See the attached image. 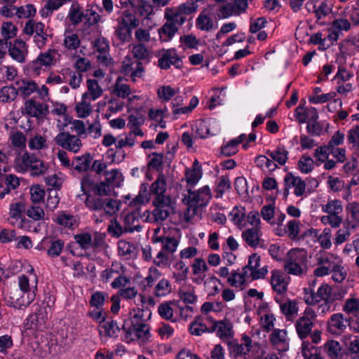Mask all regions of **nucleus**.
<instances>
[{
  "label": "nucleus",
  "instance_id": "nucleus-10",
  "mask_svg": "<svg viewBox=\"0 0 359 359\" xmlns=\"http://www.w3.org/2000/svg\"><path fill=\"white\" fill-rule=\"evenodd\" d=\"M313 326V323L308 316L300 317L295 324L299 337L301 339H305L311 332Z\"/></svg>",
  "mask_w": 359,
  "mask_h": 359
},
{
  "label": "nucleus",
  "instance_id": "nucleus-58",
  "mask_svg": "<svg viewBox=\"0 0 359 359\" xmlns=\"http://www.w3.org/2000/svg\"><path fill=\"white\" fill-rule=\"evenodd\" d=\"M158 95L165 101H169L175 94V90L169 86H163L158 89Z\"/></svg>",
  "mask_w": 359,
  "mask_h": 359
},
{
  "label": "nucleus",
  "instance_id": "nucleus-63",
  "mask_svg": "<svg viewBox=\"0 0 359 359\" xmlns=\"http://www.w3.org/2000/svg\"><path fill=\"white\" fill-rule=\"evenodd\" d=\"M343 311L347 313H353L359 311L358 300L355 298H351L345 302L343 306Z\"/></svg>",
  "mask_w": 359,
  "mask_h": 359
},
{
  "label": "nucleus",
  "instance_id": "nucleus-52",
  "mask_svg": "<svg viewBox=\"0 0 359 359\" xmlns=\"http://www.w3.org/2000/svg\"><path fill=\"white\" fill-rule=\"evenodd\" d=\"M102 328L104 330L105 334L107 337H116V331L119 332L121 328L117 325V323L114 320L104 322Z\"/></svg>",
  "mask_w": 359,
  "mask_h": 359
},
{
  "label": "nucleus",
  "instance_id": "nucleus-11",
  "mask_svg": "<svg viewBox=\"0 0 359 359\" xmlns=\"http://www.w3.org/2000/svg\"><path fill=\"white\" fill-rule=\"evenodd\" d=\"M189 195L185 196L182 199L184 203H191V205H198L199 206H205L209 201V196H203L197 191L187 190Z\"/></svg>",
  "mask_w": 359,
  "mask_h": 359
},
{
  "label": "nucleus",
  "instance_id": "nucleus-1",
  "mask_svg": "<svg viewBox=\"0 0 359 359\" xmlns=\"http://www.w3.org/2000/svg\"><path fill=\"white\" fill-rule=\"evenodd\" d=\"M155 207L152 211L154 222L165 221L171 213H174V206L172 204V199L170 196H156L153 201Z\"/></svg>",
  "mask_w": 359,
  "mask_h": 359
},
{
  "label": "nucleus",
  "instance_id": "nucleus-12",
  "mask_svg": "<svg viewBox=\"0 0 359 359\" xmlns=\"http://www.w3.org/2000/svg\"><path fill=\"white\" fill-rule=\"evenodd\" d=\"M178 27L173 22H166L159 29L160 40L163 42L170 41L177 32Z\"/></svg>",
  "mask_w": 359,
  "mask_h": 359
},
{
  "label": "nucleus",
  "instance_id": "nucleus-30",
  "mask_svg": "<svg viewBox=\"0 0 359 359\" xmlns=\"http://www.w3.org/2000/svg\"><path fill=\"white\" fill-rule=\"evenodd\" d=\"M13 9L16 10L15 15L19 18H30L36 14V8L32 4H27L25 6L16 7L13 6Z\"/></svg>",
  "mask_w": 359,
  "mask_h": 359
},
{
  "label": "nucleus",
  "instance_id": "nucleus-33",
  "mask_svg": "<svg viewBox=\"0 0 359 359\" xmlns=\"http://www.w3.org/2000/svg\"><path fill=\"white\" fill-rule=\"evenodd\" d=\"M171 292V285L169 281L165 278L161 280L155 287L154 294L156 297L165 296Z\"/></svg>",
  "mask_w": 359,
  "mask_h": 359
},
{
  "label": "nucleus",
  "instance_id": "nucleus-23",
  "mask_svg": "<svg viewBox=\"0 0 359 359\" xmlns=\"http://www.w3.org/2000/svg\"><path fill=\"white\" fill-rule=\"evenodd\" d=\"M175 57V49L167 50L158 60V66L163 69L170 68V65L174 62Z\"/></svg>",
  "mask_w": 359,
  "mask_h": 359
},
{
  "label": "nucleus",
  "instance_id": "nucleus-20",
  "mask_svg": "<svg viewBox=\"0 0 359 359\" xmlns=\"http://www.w3.org/2000/svg\"><path fill=\"white\" fill-rule=\"evenodd\" d=\"M93 156L89 153L85 155L75 158V161L72 163L74 168L79 172L87 171L90 168V163Z\"/></svg>",
  "mask_w": 359,
  "mask_h": 359
},
{
  "label": "nucleus",
  "instance_id": "nucleus-61",
  "mask_svg": "<svg viewBox=\"0 0 359 359\" xmlns=\"http://www.w3.org/2000/svg\"><path fill=\"white\" fill-rule=\"evenodd\" d=\"M122 19V25L131 27V28H136L139 25V22L135 16L128 11H125Z\"/></svg>",
  "mask_w": 359,
  "mask_h": 359
},
{
  "label": "nucleus",
  "instance_id": "nucleus-62",
  "mask_svg": "<svg viewBox=\"0 0 359 359\" xmlns=\"http://www.w3.org/2000/svg\"><path fill=\"white\" fill-rule=\"evenodd\" d=\"M307 132L313 136H319L321 134L323 126L322 125L316 121H311V122L308 121L306 126Z\"/></svg>",
  "mask_w": 359,
  "mask_h": 359
},
{
  "label": "nucleus",
  "instance_id": "nucleus-16",
  "mask_svg": "<svg viewBox=\"0 0 359 359\" xmlns=\"http://www.w3.org/2000/svg\"><path fill=\"white\" fill-rule=\"evenodd\" d=\"M242 238L251 248H256L259 245L260 238L257 228L248 229L242 233Z\"/></svg>",
  "mask_w": 359,
  "mask_h": 359
},
{
  "label": "nucleus",
  "instance_id": "nucleus-55",
  "mask_svg": "<svg viewBox=\"0 0 359 359\" xmlns=\"http://www.w3.org/2000/svg\"><path fill=\"white\" fill-rule=\"evenodd\" d=\"M218 327L217 334L219 338L227 337L231 334V326L230 323H226L223 320L217 321Z\"/></svg>",
  "mask_w": 359,
  "mask_h": 359
},
{
  "label": "nucleus",
  "instance_id": "nucleus-34",
  "mask_svg": "<svg viewBox=\"0 0 359 359\" xmlns=\"http://www.w3.org/2000/svg\"><path fill=\"white\" fill-rule=\"evenodd\" d=\"M74 239L79 246L83 250H86L89 248V247L92 246V236L89 233L76 234L74 236Z\"/></svg>",
  "mask_w": 359,
  "mask_h": 359
},
{
  "label": "nucleus",
  "instance_id": "nucleus-13",
  "mask_svg": "<svg viewBox=\"0 0 359 359\" xmlns=\"http://www.w3.org/2000/svg\"><path fill=\"white\" fill-rule=\"evenodd\" d=\"M271 273V284L273 290L279 294L284 293L287 290V285L280 271L274 270Z\"/></svg>",
  "mask_w": 359,
  "mask_h": 359
},
{
  "label": "nucleus",
  "instance_id": "nucleus-8",
  "mask_svg": "<svg viewBox=\"0 0 359 359\" xmlns=\"http://www.w3.org/2000/svg\"><path fill=\"white\" fill-rule=\"evenodd\" d=\"M215 6H209V8L203 9L196 19V27L202 31H210L214 27V23L210 15Z\"/></svg>",
  "mask_w": 359,
  "mask_h": 359
},
{
  "label": "nucleus",
  "instance_id": "nucleus-53",
  "mask_svg": "<svg viewBox=\"0 0 359 359\" xmlns=\"http://www.w3.org/2000/svg\"><path fill=\"white\" fill-rule=\"evenodd\" d=\"M6 184V188L4 189H9V193L12 189H16L20 186V180L15 175H6L5 178H4V182Z\"/></svg>",
  "mask_w": 359,
  "mask_h": 359
},
{
  "label": "nucleus",
  "instance_id": "nucleus-37",
  "mask_svg": "<svg viewBox=\"0 0 359 359\" xmlns=\"http://www.w3.org/2000/svg\"><path fill=\"white\" fill-rule=\"evenodd\" d=\"M280 307L281 312L285 314L287 318L296 315L298 311L296 302L290 299L284 304H281Z\"/></svg>",
  "mask_w": 359,
  "mask_h": 359
},
{
  "label": "nucleus",
  "instance_id": "nucleus-7",
  "mask_svg": "<svg viewBox=\"0 0 359 359\" xmlns=\"http://www.w3.org/2000/svg\"><path fill=\"white\" fill-rule=\"evenodd\" d=\"M4 299L8 306L15 309H21L22 306H28L33 301L34 297L25 302L24 297L20 295V292L18 290H14L7 293Z\"/></svg>",
  "mask_w": 359,
  "mask_h": 359
},
{
  "label": "nucleus",
  "instance_id": "nucleus-46",
  "mask_svg": "<svg viewBox=\"0 0 359 359\" xmlns=\"http://www.w3.org/2000/svg\"><path fill=\"white\" fill-rule=\"evenodd\" d=\"M93 191L97 196H107L110 194V186L106 181H101L95 184Z\"/></svg>",
  "mask_w": 359,
  "mask_h": 359
},
{
  "label": "nucleus",
  "instance_id": "nucleus-42",
  "mask_svg": "<svg viewBox=\"0 0 359 359\" xmlns=\"http://www.w3.org/2000/svg\"><path fill=\"white\" fill-rule=\"evenodd\" d=\"M65 243L62 240H56L50 241V247L47 251V254L50 257H57L59 256L64 248Z\"/></svg>",
  "mask_w": 359,
  "mask_h": 359
},
{
  "label": "nucleus",
  "instance_id": "nucleus-27",
  "mask_svg": "<svg viewBox=\"0 0 359 359\" xmlns=\"http://www.w3.org/2000/svg\"><path fill=\"white\" fill-rule=\"evenodd\" d=\"M85 13L80 11L79 6L72 4L69 13V18L74 25H78L84 20Z\"/></svg>",
  "mask_w": 359,
  "mask_h": 359
},
{
  "label": "nucleus",
  "instance_id": "nucleus-43",
  "mask_svg": "<svg viewBox=\"0 0 359 359\" xmlns=\"http://www.w3.org/2000/svg\"><path fill=\"white\" fill-rule=\"evenodd\" d=\"M229 215L231 217V221L235 224H239L244 220L245 217V209L243 207L235 206Z\"/></svg>",
  "mask_w": 359,
  "mask_h": 359
},
{
  "label": "nucleus",
  "instance_id": "nucleus-40",
  "mask_svg": "<svg viewBox=\"0 0 359 359\" xmlns=\"http://www.w3.org/2000/svg\"><path fill=\"white\" fill-rule=\"evenodd\" d=\"M140 5L136 7L140 15H146V18L154 15V7L148 0H139Z\"/></svg>",
  "mask_w": 359,
  "mask_h": 359
},
{
  "label": "nucleus",
  "instance_id": "nucleus-21",
  "mask_svg": "<svg viewBox=\"0 0 359 359\" xmlns=\"http://www.w3.org/2000/svg\"><path fill=\"white\" fill-rule=\"evenodd\" d=\"M133 331L135 332L137 339H149L150 334V327L145 323L134 321V324H131Z\"/></svg>",
  "mask_w": 359,
  "mask_h": 359
},
{
  "label": "nucleus",
  "instance_id": "nucleus-25",
  "mask_svg": "<svg viewBox=\"0 0 359 359\" xmlns=\"http://www.w3.org/2000/svg\"><path fill=\"white\" fill-rule=\"evenodd\" d=\"M18 94V89L15 87L4 86L0 90V100L4 102L14 100Z\"/></svg>",
  "mask_w": 359,
  "mask_h": 359
},
{
  "label": "nucleus",
  "instance_id": "nucleus-59",
  "mask_svg": "<svg viewBox=\"0 0 359 359\" xmlns=\"http://www.w3.org/2000/svg\"><path fill=\"white\" fill-rule=\"evenodd\" d=\"M177 8L180 14L189 15L196 11L198 5L194 1L187 2L180 4Z\"/></svg>",
  "mask_w": 359,
  "mask_h": 359
},
{
  "label": "nucleus",
  "instance_id": "nucleus-9",
  "mask_svg": "<svg viewBox=\"0 0 359 359\" xmlns=\"http://www.w3.org/2000/svg\"><path fill=\"white\" fill-rule=\"evenodd\" d=\"M284 184H288L289 188L294 187V194L302 196L306 189V182L299 177H295L292 172L287 173L284 178Z\"/></svg>",
  "mask_w": 359,
  "mask_h": 359
},
{
  "label": "nucleus",
  "instance_id": "nucleus-19",
  "mask_svg": "<svg viewBox=\"0 0 359 359\" xmlns=\"http://www.w3.org/2000/svg\"><path fill=\"white\" fill-rule=\"evenodd\" d=\"M266 154L274 161L280 165H283L285 164L288 159L289 152L284 147H278L273 151L268 150Z\"/></svg>",
  "mask_w": 359,
  "mask_h": 359
},
{
  "label": "nucleus",
  "instance_id": "nucleus-56",
  "mask_svg": "<svg viewBox=\"0 0 359 359\" xmlns=\"http://www.w3.org/2000/svg\"><path fill=\"white\" fill-rule=\"evenodd\" d=\"M112 93L117 97L126 98L130 94V88L127 84L115 83Z\"/></svg>",
  "mask_w": 359,
  "mask_h": 359
},
{
  "label": "nucleus",
  "instance_id": "nucleus-2",
  "mask_svg": "<svg viewBox=\"0 0 359 359\" xmlns=\"http://www.w3.org/2000/svg\"><path fill=\"white\" fill-rule=\"evenodd\" d=\"M55 142L63 149L76 153L81 146V140L76 135L69 133L61 132L55 137Z\"/></svg>",
  "mask_w": 359,
  "mask_h": 359
},
{
  "label": "nucleus",
  "instance_id": "nucleus-51",
  "mask_svg": "<svg viewBox=\"0 0 359 359\" xmlns=\"http://www.w3.org/2000/svg\"><path fill=\"white\" fill-rule=\"evenodd\" d=\"M331 229L329 228H325L323 233L318 236V241L320 242V246L324 249H329L331 245Z\"/></svg>",
  "mask_w": 359,
  "mask_h": 359
},
{
  "label": "nucleus",
  "instance_id": "nucleus-14",
  "mask_svg": "<svg viewBox=\"0 0 359 359\" xmlns=\"http://www.w3.org/2000/svg\"><path fill=\"white\" fill-rule=\"evenodd\" d=\"M15 84L19 86L18 93L24 96V98L29 96L38 89L37 83L34 81L22 79L21 81H16Z\"/></svg>",
  "mask_w": 359,
  "mask_h": 359
},
{
  "label": "nucleus",
  "instance_id": "nucleus-3",
  "mask_svg": "<svg viewBox=\"0 0 359 359\" xmlns=\"http://www.w3.org/2000/svg\"><path fill=\"white\" fill-rule=\"evenodd\" d=\"M22 162L25 166L24 171H26L28 168H30L33 176L43 175L48 169L43 161L36 158L34 154H30L28 152H25L22 155Z\"/></svg>",
  "mask_w": 359,
  "mask_h": 359
},
{
  "label": "nucleus",
  "instance_id": "nucleus-18",
  "mask_svg": "<svg viewBox=\"0 0 359 359\" xmlns=\"http://www.w3.org/2000/svg\"><path fill=\"white\" fill-rule=\"evenodd\" d=\"M287 258L291 262L297 263L302 266L307 262V255L303 249H293L287 252Z\"/></svg>",
  "mask_w": 359,
  "mask_h": 359
},
{
  "label": "nucleus",
  "instance_id": "nucleus-17",
  "mask_svg": "<svg viewBox=\"0 0 359 359\" xmlns=\"http://www.w3.org/2000/svg\"><path fill=\"white\" fill-rule=\"evenodd\" d=\"M166 190L165 177L163 172H160L157 179L153 182L150 187V193L159 196H165L163 194Z\"/></svg>",
  "mask_w": 359,
  "mask_h": 359
},
{
  "label": "nucleus",
  "instance_id": "nucleus-29",
  "mask_svg": "<svg viewBox=\"0 0 359 359\" xmlns=\"http://www.w3.org/2000/svg\"><path fill=\"white\" fill-rule=\"evenodd\" d=\"M234 187L238 195L244 198L249 197L248 183L245 178L238 177L235 179Z\"/></svg>",
  "mask_w": 359,
  "mask_h": 359
},
{
  "label": "nucleus",
  "instance_id": "nucleus-32",
  "mask_svg": "<svg viewBox=\"0 0 359 359\" xmlns=\"http://www.w3.org/2000/svg\"><path fill=\"white\" fill-rule=\"evenodd\" d=\"M136 250L133 243L121 240L118 243V250L119 255L122 256H131Z\"/></svg>",
  "mask_w": 359,
  "mask_h": 359
},
{
  "label": "nucleus",
  "instance_id": "nucleus-50",
  "mask_svg": "<svg viewBox=\"0 0 359 359\" xmlns=\"http://www.w3.org/2000/svg\"><path fill=\"white\" fill-rule=\"evenodd\" d=\"M178 245L179 241L175 237L167 236L162 245V248L167 252L173 253L176 251Z\"/></svg>",
  "mask_w": 359,
  "mask_h": 359
},
{
  "label": "nucleus",
  "instance_id": "nucleus-45",
  "mask_svg": "<svg viewBox=\"0 0 359 359\" xmlns=\"http://www.w3.org/2000/svg\"><path fill=\"white\" fill-rule=\"evenodd\" d=\"M172 302H164L158 306V313L161 318L170 320L173 316V309L170 306Z\"/></svg>",
  "mask_w": 359,
  "mask_h": 359
},
{
  "label": "nucleus",
  "instance_id": "nucleus-5",
  "mask_svg": "<svg viewBox=\"0 0 359 359\" xmlns=\"http://www.w3.org/2000/svg\"><path fill=\"white\" fill-rule=\"evenodd\" d=\"M26 114L36 118H43L48 113V106L43 103H37L34 99H30L25 102Z\"/></svg>",
  "mask_w": 359,
  "mask_h": 359
},
{
  "label": "nucleus",
  "instance_id": "nucleus-64",
  "mask_svg": "<svg viewBox=\"0 0 359 359\" xmlns=\"http://www.w3.org/2000/svg\"><path fill=\"white\" fill-rule=\"evenodd\" d=\"M45 191L39 185H35L31 189V199L34 203H40L44 197Z\"/></svg>",
  "mask_w": 359,
  "mask_h": 359
},
{
  "label": "nucleus",
  "instance_id": "nucleus-57",
  "mask_svg": "<svg viewBox=\"0 0 359 359\" xmlns=\"http://www.w3.org/2000/svg\"><path fill=\"white\" fill-rule=\"evenodd\" d=\"M132 52L134 57L138 60H144L149 57V51L142 43L135 46Z\"/></svg>",
  "mask_w": 359,
  "mask_h": 359
},
{
  "label": "nucleus",
  "instance_id": "nucleus-4",
  "mask_svg": "<svg viewBox=\"0 0 359 359\" xmlns=\"http://www.w3.org/2000/svg\"><path fill=\"white\" fill-rule=\"evenodd\" d=\"M349 323L350 320L345 318L342 313H334L327 322V329L332 334L340 335L346 328V324Z\"/></svg>",
  "mask_w": 359,
  "mask_h": 359
},
{
  "label": "nucleus",
  "instance_id": "nucleus-41",
  "mask_svg": "<svg viewBox=\"0 0 359 359\" xmlns=\"http://www.w3.org/2000/svg\"><path fill=\"white\" fill-rule=\"evenodd\" d=\"M75 110L79 118H86L92 111L91 104L86 101H82L76 105Z\"/></svg>",
  "mask_w": 359,
  "mask_h": 359
},
{
  "label": "nucleus",
  "instance_id": "nucleus-35",
  "mask_svg": "<svg viewBox=\"0 0 359 359\" xmlns=\"http://www.w3.org/2000/svg\"><path fill=\"white\" fill-rule=\"evenodd\" d=\"M314 161L310 156L303 155L298 161V166L303 173H309L313 169Z\"/></svg>",
  "mask_w": 359,
  "mask_h": 359
},
{
  "label": "nucleus",
  "instance_id": "nucleus-31",
  "mask_svg": "<svg viewBox=\"0 0 359 359\" xmlns=\"http://www.w3.org/2000/svg\"><path fill=\"white\" fill-rule=\"evenodd\" d=\"M87 87L93 100H96L102 95L103 90L99 86L97 80L88 79Z\"/></svg>",
  "mask_w": 359,
  "mask_h": 359
},
{
  "label": "nucleus",
  "instance_id": "nucleus-26",
  "mask_svg": "<svg viewBox=\"0 0 359 359\" xmlns=\"http://www.w3.org/2000/svg\"><path fill=\"white\" fill-rule=\"evenodd\" d=\"M322 210L324 212L329 215H338L343 210L341 202L339 200L335 199L328 201V203L323 206Z\"/></svg>",
  "mask_w": 359,
  "mask_h": 359
},
{
  "label": "nucleus",
  "instance_id": "nucleus-60",
  "mask_svg": "<svg viewBox=\"0 0 359 359\" xmlns=\"http://www.w3.org/2000/svg\"><path fill=\"white\" fill-rule=\"evenodd\" d=\"M107 231L114 238H119L123 233L122 226L116 219L111 221L110 224L108 226Z\"/></svg>",
  "mask_w": 359,
  "mask_h": 359
},
{
  "label": "nucleus",
  "instance_id": "nucleus-22",
  "mask_svg": "<svg viewBox=\"0 0 359 359\" xmlns=\"http://www.w3.org/2000/svg\"><path fill=\"white\" fill-rule=\"evenodd\" d=\"M18 28L11 22H4L1 27V36L5 40V45H7L8 41L17 34Z\"/></svg>",
  "mask_w": 359,
  "mask_h": 359
},
{
  "label": "nucleus",
  "instance_id": "nucleus-48",
  "mask_svg": "<svg viewBox=\"0 0 359 359\" xmlns=\"http://www.w3.org/2000/svg\"><path fill=\"white\" fill-rule=\"evenodd\" d=\"M107 296V294L102 292H94L90 297L89 304L92 307H95L97 309H99L101 307L105 300V297Z\"/></svg>",
  "mask_w": 359,
  "mask_h": 359
},
{
  "label": "nucleus",
  "instance_id": "nucleus-49",
  "mask_svg": "<svg viewBox=\"0 0 359 359\" xmlns=\"http://www.w3.org/2000/svg\"><path fill=\"white\" fill-rule=\"evenodd\" d=\"M84 16L85 25L88 27L97 24L100 20V15L91 9H87Z\"/></svg>",
  "mask_w": 359,
  "mask_h": 359
},
{
  "label": "nucleus",
  "instance_id": "nucleus-54",
  "mask_svg": "<svg viewBox=\"0 0 359 359\" xmlns=\"http://www.w3.org/2000/svg\"><path fill=\"white\" fill-rule=\"evenodd\" d=\"M331 149L327 145L318 147L314 152V156L320 162H325L329 157Z\"/></svg>",
  "mask_w": 359,
  "mask_h": 359
},
{
  "label": "nucleus",
  "instance_id": "nucleus-44",
  "mask_svg": "<svg viewBox=\"0 0 359 359\" xmlns=\"http://www.w3.org/2000/svg\"><path fill=\"white\" fill-rule=\"evenodd\" d=\"M95 186V180L90 175H86L81 182V189L83 192L84 195L88 193H90Z\"/></svg>",
  "mask_w": 359,
  "mask_h": 359
},
{
  "label": "nucleus",
  "instance_id": "nucleus-38",
  "mask_svg": "<svg viewBox=\"0 0 359 359\" xmlns=\"http://www.w3.org/2000/svg\"><path fill=\"white\" fill-rule=\"evenodd\" d=\"M286 330L275 329L270 335V342L273 346L285 343L286 341Z\"/></svg>",
  "mask_w": 359,
  "mask_h": 359
},
{
  "label": "nucleus",
  "instance_id": "nucleus-6",
  "mask_svg": "<svg viewBox=\"0 0 359 359\" xmlns=\"http://www.w3.org/2000/svg\"><path fill=\"white\" fill-rule=\"evenodd\" d=\"M311 296L305 299V302L308 305H314L321 300L327 301L331 292V287L327 284H323L316 292L310 291Z\"/></svg>",
  "mask_w": 359,
  "mask_h": 359
},
{
  "label": "nucleus",
  "instance_id": "nucleus-47",
  "mask_svg": "<svg viewBox=\"0 0 359 359\" xmlns=\"http://www.w3.org/2000/svg\"><path fill=\"white\" fill-rule=\"evenodd\" d=\"M186 180L188 184L195 185L202 177V170L187 169L185 171Z\"/></svg>",
  "mask_w": 359,
  "mask_h": 359
},
{
  "label": "nucleus",
  "instance_id": "nucleus-15",
  "mask_svg": "<svg viewBox=\"0 0 359 359\" xmlns=\"http://www.w3.org/2000/svg\"><path fill=\"white\" fill-rule=\"evenodd\" d=\"M86 196L85 205L90 211L103 210L105 198H102V196H93L90 193L86 194Z\"/></svg>",
  "mask_w": 359,
  "mask_h": 359
},
{
  "label": "nucleus",
  "instance_id": "nucleus-24",
  "mask_svg": "<svg viewBox=\"0 0 359 359\" xmlns=\"http://www.w3.org/2000/svg\"><path fill=\"white\" fill-rule=\"evenodd\" d=\"M325 351L332 359H336L341 350L339 342L335 340H328L324 345Z\"/></svg>",
  "mask_w": 359,
  "mask_h": 359
},
{
  "label": "nucleus",
  "instance_id": "nucleus-39",
  "mask_svg": "<svg viewBox=\"0 0 359 359\" xmlns=\"http://www.w3.org/2000/svg\"><path fill=\"white\" fill-rule=\"evenodd\" d=\"M227 344L229 353L233 358H236L240 355L246 354V352L244 351V347L243 344H239L236 341H228Z\"/></svg>",
  "mask_w": 359,
  "mask_h": 359
},
{
  "label": "nucleus",
  "instance_id": "nucleus-36",
  "mask_svg": "<svg viewBox=\"0 0 359 359\" xmlns=\"http://www.w3.org/2000/svg\"><path fill=\"white\" fill-rule=\"evenodd\" d=\"M151 155L154 156V157L148 163V164H147L148 168H151L156 170L158 172V174L160 173V172H163L162 164H163V158H164L163 154L153 152L151 154Z\"/></svg>",
  "mask_w": 359,
  "mask_h": 359
},
{
  "label": "nucleus",
  "instance_id": "nucleus-28",
  "mask_svg": "<svg viewBox=\"0 0 359 359\" xmlns=\"http://www.w3.org/2000/svg\"><path fill=\"white\" fill-rule=\"evenodd\" d=\"M121 201L111 198H106L104 203V211L106 215L112 216L120 209Z\"/></svg>",
  "mask_w": 359,
  "mask_h": 359
}]
</instances>
